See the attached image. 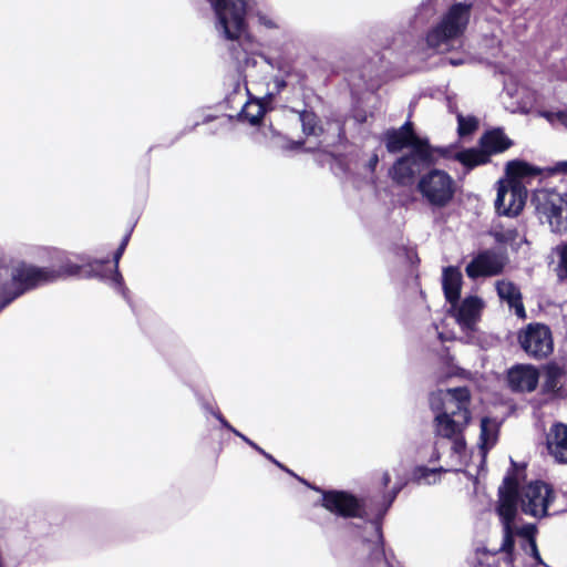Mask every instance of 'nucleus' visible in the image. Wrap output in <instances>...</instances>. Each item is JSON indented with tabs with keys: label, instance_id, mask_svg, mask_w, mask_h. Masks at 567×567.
I'll return each mask as SVG.
<instances>
[{
	"label": "nucleus",
	"instance_id": "obj_1",
	"mask_svg": "<svg viewBox=\"0 0 567 567\" xmlns=\"http://www.w3.org/2000/svg\"><path fill=\"white\" fill-rule=\"evenodd\" d=\"M471 394L467 388L439 390L430 398L435 412L434 427L437 436L451 440L455 453L465 450L464 431L471 422Z\"/></svg>",
	"mask_w": 567,
	"mask_h": 567
},
{
	"label": "nucleus",
	"instance_id": "obj_2",
	"mask_svg": "<svg viewBox=\"0 0 567 567\" xmlns=\"http://www.w3.org/2000/svg\"><path fill=\"white\" fill-rule=\"evenodd\" d=\"M498 494L497 511L504 520L506 530L509 529V525L515 517L518 503L523 513L540 518L547 515L548 506L554 499L553 489L546 483L530 482L518 489L516 481L509 476L504 478Z\"/></svg>",
	"mask_w": 567,
	"mask_h": 567
},
{
	"label": "nucleus",
	"instance_id": "obj_3",
	"mask_svg": "<svg viewBox=\"0 0 567 567\" xmlns=\"http://www.w3.org/2000/svg\"><path fill=\"white\" fill-rule=\"evenodd\" d=\"M540 169L523 161H511L506 165L507 179L498 182L495 208L499 215L517 216L526 202L527 190L522 178L536 176Z\"/></svg>",
	"mask_w": 567,
	"mask_h": 567
},
{
	"label": "nucleus",
	"instance_id": "obj_4",
	"mask_svg": "<svg viewBox=\"0 0 567 567\" xmlns=\"http://www.w3.org/2000/svg\"><path fill=\"white\" fill-rule=\"evenodd\" d=\"M52 274L49 267H37L24 262L11 270L0 268V311L27 291L52 282Z\"/></svg>",
	"mask_w": 567,
	"mask_h": 567
},
{
	"label": "nucleus",
	"instance_id": "obj_5",
	"mask_svg": "<svg viewBox=\"0 0 567 567\" xmlns=\"http://www.w3.org/2000/svg\"><path fill=\"white\" fill-rule=\"evenodd\" d=\"M471 4H453L426 37L429 47L447 50L452 41L457 40L465 31L471 16Z\"/></svg>",
	"mask_w": 567,
	"mask_h": 567
},
{
	"label": "nucleus",
	"instance_id": "obj_6",
	"mask_svg": "<svg viewBox=\"0 0 567 567\" xmlns=\"http://www.w3.org/2000/svg\"><path fill=\"white\" fill-rule=\"evenodd\" d=\"M215 12V29L229 41L239 40L246 32L245 0H209Z\"/></svg>",
	"mask_w": 567,
	"mask_h": 567
},
{
	"label": "nucleus",
	"instance_id": "obj_7",
	"mask_svg": "<svg viewBox=\"0 0 567 567\" xmlns=\"http://www.w3.org/2000/svg\"><path fill=\"white\" fill-rule=\"evenodd\" d=\"M416 189L427 205L443 208L454 198L455 182L445 171L433 168L419 178Z\"/></svg>",
	"mask_w": 567,
	"mask_h": 567
},
{
	"label": "nucleus",
	"instance_id": "obj_8",
	"mask_svg": "<svg viewBox=\"0 0 567 567\" xmlns=\"http://www.w3.org/2000/svg\"><path fill=\"white\" fill-rule=\"evenodd\" d=\"M537 210L554 233L561 234L567 230V202L553 192H539L536 195Z\"/></svg>",
	"mask_w": 567,
	"mask_h": 567
},
{
	"label": "nucleus",
	"instance_id": "obj_9",
	"mask_svg": "<svg viewBox=\"0 0 567 567\" xmlns=\"http://www.w3.org/2000/svg\"><path fill=\"white\" fill-rule=\"evenodd\" d=\"M522 349L534 359L547 358L554 349L550 329L542 323H529L518 334Z\"/></svg>",
	"mask_w": 567,
	"mask_h": 567
},
{
	"label": "nucleus",
	"instance_id": "obj_10",
	"mask_svg": "<svg viewBox=\"0 0 567 567\" xmlns=\"http://www.w3.org/2000/svg\"><path fill=\"white\" fill-rule=\"evenodd\" d=\"M388 152L398 153L405 147H412L423 161H431V151L426 141L417 137L413 132L411 122H405L398 130H390L384 134Z\"/></svg>",
	"mask_w": 567,
	"mask_h": 567
},
{
	"label": "nucleus",
	"instance_id": "obj_11",
	"mask_svg": "<svg viewBox=\"0 0 567 567\" xmlns=\"http://www.w3.org/2000/svg\"><path fill=\"white\" fill-rule=\"evenodd\" d=\"M506 265V258L493 250L481 251L467 264L465 272L471 279L492 277L501 274Z\"/></svg>",
	"mask_w": 567,
	"mask_h": 567
},
{
	"label": "nucleus",
	"instance_id": "obj_12",
	"mask_svg": "<svg viewBox=\"0 0 567 567\" xmlns=\"http://www.w3.org/2000/svg\"><path fill=\"white\" fill-rule=\"evenodd\" d=\"M419 157L416 152L400 157L390 169L391 178L399 185L408 186L414 181L416 173L420 172L421 163H429Z\"/></svg>",
	"mask_w": 567,
	"mask_h": 567
},
{
	"label": "nucleus",
	"instance_id": "obj_13",
	"mask_svg": "<svg viewBox=\"0 0 567 567\" xmlns=\"http://www.w3.org/2000/svg\"><path fill=\"white\" fill-rule=\"evenodd\" d=\"M538 371L529 364L513 367L507 374L511 389L516 392H532L538 383Z\"/></svg>",
	"mask_w": 567,
	"mask_h": 567
},
{
	"label": "nucleus",
	"instance_id": "obj_14",
	"mask_svg": "<svg viewBox=\"0 0 567 567\" xmlns=\"http://www.w3.org/2000/svg\"><path fill=\"white\" fill-rule=\"evenodd\" d=\"M323 506L331 513L348 517L359 515L358 501L344 492H328L323 494Z\"/></svg>",
	"mask_w": 567,
	"mask_h": 567
},
{
	"label": "nucleus",
	"instance_id": "obj_15",
	"mask_svg": "<svg viewBox=\"0 0 567 567\" xmlns=\"http://www.w3.org/2000/svg\"><path fill=\"white\" fill-rule=\"evenodd\" d=\"M73 256L66 252H59L55 257L58 267H49L52 274V282L62 278L76 277L80 275L83 265H92L89 258L84 256Z\"/></svg>",
	"mask_w": 567,
	"mask_h": 567
},
{
	"label": "nucleus",
	"instance_id": "obj_16",
	"mask_svg": "<svg viewBox=\"0 0 567 567\" xmlns=\"http://www.w3.org/2000/svg\"><path fill=\"white\" fill-rule=\"evenodd\" d=\"M546 444L549 455L558 463H567V425L555 423L550 426Z\"/></svg>",
	"mask_w": 567,
	"mask_h": 567
},
{
	"label": "nucleus",
	"instance_id": "obj_17",
	"mask_svg": "<svg viewBox=\"0 0 567 567\" xmlns=\"http://www.w3.org/2000/svg\"><path fill=\"white\" fill-rule=\"evenodd\" d=\"M495 288L499 299L506 301L509 309H514L519 319H525L526 312L518 287L509 280L502 279L496 281Z\"/></svg>",
	"mask_w": 567,
	"mask_h": 567
},
{
	"label": "nucleus",
	"instance_id": "obj_18",
	"mask_svg": "<svg viewBox=\"0 0 567 567\" xmlns=\"http://www.w3.org/2000/svg\"><path fill=\"white\" fill-rule=\"evenodd\" d=\"M483 308V301L478 297L465 298L456 309V320L464 329H472L477 322Z\"/></svg>",
	"mask_w": 567,
	"mask_h": 567
},
{
	"label": "nucleus",
	"instance_id": "obj_19",
	"mask_svg": "<svg viewBox=\"0 0 567 567\" xmlns=\"http://www.w3.org/2000/svg\"><path fill=\"white\" fill-rule=\"evenodd\" d=\"M512 141L504 134L501 128L486 132L481 137V146L485 150L488 156L506 151L512 146Z\"/></svg>",
	"mask_w": 567,
	"mask_h": 567
},
{
	"label": "nucleus",
	"instance_id": "obj_20",
	"mask_svg": "<svg viewBox=\"0 0 567 567\" xmlns=\"http://www.w3.org/2000/svg\"><path fill=\"white\" fill-rule=\"evenodd\" d=\"M462 274L455 267H447L443 271V290L446 299L454 306L460 297Z\"/></svg>",
	"mask_w": 567,
	"mask_h": 567
},
{
	"label": "nucleus",
	"instance_id": "obj_21",
	"mask_svg": "<svg viewBox=\"0 0 567 567\" xmlns=\"http://www.w3.org/2000/svg\"><path fill=\"white\" fill-rule=\"evenodd\" d=\"M497 435H498L497 422L492 419H488V417H483L481 421V435H480V440H481L480 447L483 453V456H485L487 451L495 445V443L497 441Z\"/></svg>",
	"mask_w": 567,
	"mask_h": 567
},
{
	"label": "nucleus",
	"instance_id": "obj_22",
	"mask_svg": "<svg viewBox=\"0 0 567 567\" xmlns=\"http://www.w3.org/2000/svg\"><path fill=\"white\" fill-rule=\"evenodd\" d=\"M130 236H131V234L127 233L123 237L120 246L117 247V249L115 250V252L113 255L114 271H113V274L110 277V285L114 289L118 290L124 297H125L126 288L124 286L123 277H122V275H121V272L118 270V262H120V259L122 258V256H123V254L125 251V248H126V246L128 244Z\"/></svg>",
	"mask_w": 567,
	"mask_h": 567
},
{
	"label": "nucleus",
	"instance_id": "obj_23",
	"mask_svg": "<svg viewBox=\"0 0 567 567\" xmlns=\"http://www.w3.org/2000/svg\"><path fill=\"white\" fill-rule=\"evenodd\" d=\"M455 158L460 163H462L464 166H467L470 168L485 164L489 161V156L483 147L481 150L468 148V150L458 152L455 155Z\"/></svg>",
	"mask_w": 567,
	"mask_h": 567
},
{
	"label": "nucleus",
	"instance_id": "obj_24",
	"mask_svg": "<svg viewBox=\"0 0 567 567\" xmlns=\"http://www.w3.org/2000/svg\"><path fill=\"white\" fill-rule=\"evenodd\" d=\"M492 236L499 244H508L516 249L520 247L523 243H526L525 238L519 235L518 230L515 228L507 229H494L492 231Z\"/></svg>",
	"mask_w": 567,
	"mask_h": 567
},
{
	"label": "nucleus",
	"instance_id": "obj_25",
	"mask_svg": "<svg viewBox=\"0 0 567 567\" xmlns=\"http://www.w3.org/2000/svg\"><path fill=\"white\" fill-rule=\"evenodd\" d=\"M444 472L440 468H427L425 466H419L413 472V480L417 484L432 485L440 481L441 473Z\"/></svg>",
	"mask_w": 567,
	"mask_h": 567
},
{
	"label": "nucleus",
	"instance_id": "obj_26",
	"mask_svg": "<svg viewBox=\"0 0 567 567\" xmlns=\"http://www.w3.org/2000/svg\"><path fill=\"white\" fill-rule=\"evenodd\" d=\"M266 109L261 101H249L247 102L241 111V116L244 120L248 121L250 124H258L262 118Z\"/></svg>",
	"mask_w": 567,
	"mask_h": 567
},
{
	"label": "nucleus",
	"instance_id": "obj_27",
	"mask_svg": "<svg viewBox=\"0 0 567 567\" xmlns=\"http://www.w3.org/2000/svg\"><path fill=\"white\" fill-rule=\"evenodd\" d=\"M458 134L461 136L470 135L476 131L478 126V120L474 116H464L461 113L457 114Z\"/></svg>",
	"mask_w": 567,
	"mask_h": 567
},
{
	"label": "nucleus",
	"instance_id": "obj_28",
	"mask_svg": "<svg viewBox=\"0 0 567 567\" xmlns=\"http://www.w3.org/2000/svg\"><path fill=\"white\" fill-rule=\"evenodd\" d=\"M300 121L302 124L303 133L308 135H318L320 127L317 125V116L311 112H302L300 113Z\"/></svg>",
	"mask_w": 567,
	"mask_h": 567
},
{
	"label": "nucleus",
	"instance_id": "obj_29",
	"mask_svg": "<svg viewBox=\"0 0 567 567\" xmlns=\"http://www.w3.org/2000/svg\"><path fill=\"white\" fill-rule=\"evenodd\" d=\"M373 528L375 530V535H377V543L374 544L373 546V549L371 551V558L373 560H375L380 567H388L389 564L385 559V556H384V551L382 549V546H381V533H380V528L378 525H373Z\"/></svg>",
	"mask_w": 567,
	"mask_h": 567
},
{
	"label": "nucleus",
	"instance_id": "obj_30",
	"mask_svg": "<svg viewBox=\"0 0 567 567\" xmlns=\"http://www.w3.org/2000/svg\"><path fill=\"white\" fill-rule=\"evenodd\" d=\"M539 115L545 117L551 124L559 123L567 128V109L557 112L543 111Z\"/></svg>",
	"mask_w": 567,
	"mask_h": 567
},
{
	"label": "nucleus",
	"instance_id": "obj_31",
	"mask_svg": "<svg viewBox=\"0 0 567 567\" xmlns=\"http://www.w3.org/2000/svg\"><path fill=\"white\" fill-rule=\"evenodd\" d=\"M214 415L216 416V419L221 423V425L226 429H228L229 431H231L235 435L239 436L243 441H245L248 445H250L251 447H254L256 451H261V447H259L256 443H254L252 441H250L247 436H245L244 434H241L239 431H237L236 429H234L225 419L224 416L219 413V412H214Z\"/></svg>",
	"mask_w": 567,
	"mask_h": 567
},
{
	"label": "nucleus",
	"instance_id": "obj_32",
	"mask_svg": "<svg viewBox=\"0 0 567 567\" xmlns=\"http://www.w3.org/2000/svg\"><path fill=\"white\" fill-rule=\"evenodd\" d=\"M557 252L559 255L557 274L563 279L567 277V244L557 247Z\"/></svg>",
	"mask_w": 567,
	"mask_h": 567
},
{
	"label": "nucleus",
	"instance_id": "obj_33",
	"mask_svg": "<svg viewBox=\"0 0 567 567\" xmlns=\"http://www.w3.org/2000/svg\"><path fill=\"white\" fill-rule=\"evenodd\" d=\"M271 85L272 89L267 94L269 97H272L274 95L280 93L287 86V83L284 79L276 76L271 81Z\"/></svg>",
	"mask_w": 567,
	"mask_h": 567
},
{
	"label": "nucleus",
	"instance_id": "obj_34",
	"mask_svg": "<svg viewBox=\"0 0 567 567\" xmlns=\"http://www.w3.org/2000/svg\"><path fill=\"white\" fill-rule=\"evenodd\" d=\"M259 22L268 29L278 28L277 22L265 14H259Z\"/></svg>",
	"mask_w": 567,
	"mask_h": 567
},
{
	"label": "nucleus",
	"instance_id": "obj_35",
	"mask_svg": "<svg viewBox=\"0 0 567 567\" xmlns=\"http://www.w3.org/2000/svg\"><path fill=\"white\" fill-rule=\"evenodd\" d=\"M378 163H379V156H378V154L374 153V154H372V156L370 157V159L367 164L369 171L374 172Z\"/></svg>",
	"mask_w": 567,
	"mask_h": 567
},
{
	"label": "nucleus",
	"instance_id": "obj_36",
	"mask_svg": "<svg viewBox=\"0 0 567 567\" xmlns=\"http://www.w3.org/2000/svg\"><path fill=\"white\" fill-rule=\"evenodd\" d=\"M258 452L261 453L262 455H265L268 460L272 461L279 467L284 468V466L279 462H277L270 454L266 453L262 449H261V451H258Z\"/></svg>",
	"mask_w": 567,
	"mask_h": 567
},
{
	"label": "nucleus",
	"instance_id": "obj_37",
	"mask_svg": "<svg viewBox=\"0 0 567 567\" xmlns=\"http://www.w3.org/2000/svg\"><path fill=\"white\" fill-rule=\"evenodd\" d=\"M258 452L261 453L262 455H265L268 460L272 461L279 467L284 468V466L279 462H277L270 454L266 453L262 449H261V451H258Z\"/></svg>",
	"mask_w": 567,
	"mask_h": 567
},
{
	"label": "nucleus",
	"instance_id": "obj_38",
	"mask_svg": "<svg viewBox=\"0 0 567 567\" xmlns=\"http://www.w3.org/2000/svg\"><path fill=\"white\" fill-rule=\"evenodd\" d=\"M402 488V484H399L396 486H394V489H393V495L390 499V503L395 498L396 494L399 493V491Z\"/></svg>",
	"mask_w": 567,
	"mask_h": 567
},
{
	"label": "nucleus",
	"instance_id": "obj_39",
	"mask_svg": "<svg viewBox=\"0 0 567 567\" xmlns=\"http://www.w3.org/2000/svg\"><path fill=\"white\" fill-rule=\"evenodd\" d=\"M390 475L389 473H384L383 474V477H382V481H383V485L386 486L389 483H390Z\"/></svg>",
	"mask_w": 567,
	"mask_h": 567
},
{
	"label": "nucleus",
	"instance_id": "obj_40",
	"mask_svg": "<svg viewBox=\"0 0 567 567\" xmlns=\"http://www.w3.org/2000/svg\"><path fill=\"white\" fill-rule=\"evenodd\" d=\"M449 62H450V64L456 66V65H461L463 63V60L450 59Z\"/></svg>",
	"mask_w": 567,
	"mask_h": 567
},
{
	"label": "nucleus",
	"instance_id": "obj_41",
	"mask_svg": "<svg viewBox=\"0 0 567 567\" xmlns=\"http://www.w3.org/2000/svg\"><path fill=\"white\" fill-rule=\"evenodd\" d=\"M558 171L566 172L567 171V162L559 163Z\"/></svg>",
	"mask_w": 567,
	"mask_h": 567
},
{
	"label": "nucleus",
	"instance_id": "obj_42",
	"mask_svg": "<svg viewBox=\"0 0 567 567\" xmlns=\"http://www.w3.org/2000/svg\"><path fill=\"white\" fill-rule=\"evenodd\" d=\"M532 545H533V549H534V553H535L536 557H538V553H537L535 543H533Z\"/></svg>",
	"mask_w": 567,
	"mask_h": 567
},
{
	"label": "nucleus",
	"instance_id": "obj_43",
	"mask_svg": "<svg viewBox=\"0 0 567 567\" xmlns=\"http://www.w3.org/2000/svg\"><path fill=\"white\" fill-rule=\"evenodd\" d=\"M100 262L105 264V262H107V259L101 260Z\"/></svg>",
	"mask_w": 567,
	"mask_h": 567
}]
</instances>
